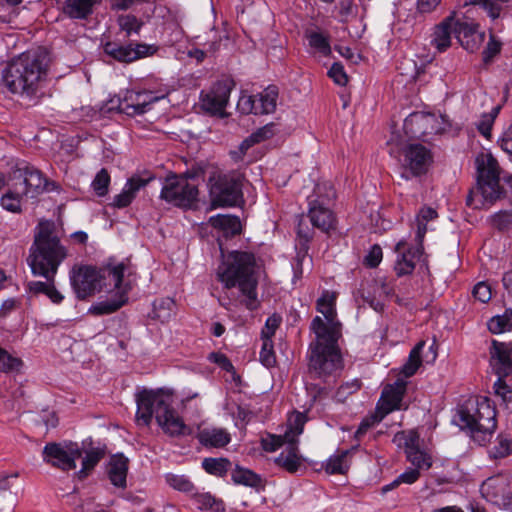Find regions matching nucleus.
Wrapping results in <instances>:
<instances>
[{"mask_svg": "<svg viewBox=\"0 0 512 512\" xmlns=\"http://www.w3.org/2000/svg\"><path fill=\"white\" fill-rule=\"evenodd\" d=\"M335 292L325 290L316 302V309L325 321L316 316L311 322V330L315 333L317 341L311 345L309 359V377L321 379L324 382L342 369V359L337 345L341 337V323L336 319Z\"/></svg>", "mask_w": 512, "mask_h": 512, "instance_id": "f257e3e1", "label": "nucleus"}, {"mask_svg": "<svg viewBox=\"0 0 512 512\" xmlns=\"http://www.w3.org/2000/svg\"><path fill=\"white\" fill-rule=\"evenodd\" d=\"M67 248L61 243L55 224L40 221L35 229L34 241L29 249L27 263L34 276L57 274L60 264L67 258Z\"/></svg>", "mask_w": 512, "mask_h": 512, "instance_id": "f03ea898", "label": "nucleus"}, {"mask_svg": "<svg viewBox=\"0 0 512 512\" xmlns=\"http://www.w3.org/2000/svg\"><path fill=\"white\" fill-rule=\"evenodd\" d=\"M255 264V257L252 253L233 251L217 270L218 279L226 288H239L245 297L244 304L249 310H256L259 307Z\"/></svg>", "mask_w": 512, "mask_h": 512, "instance_id": "7ed1b4c3", "label": "nucleus"}, {"mask_svg": "<svg viewBox=\"0 0 512 512\" xmlns=\"http://www.w3.org/2000/svg\"><path fill=\"white\" fill-rule=\"evenodd\" d=\"M136 421L149 426L153 416L162 430L170 436L190 434V428L172 407L171 396L152 390H143L136 395Z\"/></svg>", "mask_w": 512, "mask_h": 512, "instance_id": "20e7f679", "label": "nucleus"}, {"mask_svg": "<svg viewBox=\"0 0 512 512\" xmlns=\"http://www.w3.org/2000/svg\"><path fill=\"white\" fill-rule=\"evenodd\" d=\"M47 74L46 56L27 51L14 58L3 71V82L14 94L33 96Z\"/></svg>", "mask_w": 512, "mask_h": 512, "instance_id": "39448f33", "label": "nucleus"}, {"mask_svg": "<svg viewBox=\"0 0 512 512\" xmlns=\"http://www.w3.org/2000/svg\"><path fill=\"white\" fill-rule=\"evenodd\" d=\"M454 422L483 445L496 429V410L487 398L469 399L458 409Z\"/></svg>", "mask_w": 512, "mask_h": 512, "instance_id": "423d86ee", "label": "nucleus"}, {"mask_svg": "<svg viewBox=\"0 0 512 512\" xmlns=\"http://www.w3.org/2000/svg\"><path fill=\"white\" fill-rule=\"evenodd\" d=\"M128 269L124 263L117 265H108L98 269L100 274V283L102 290L108 292L115 291L116 299L102 301L92 306L90 311L95 315H107L114 313L127 302V294L131 289L130 283L124 280V275Z\"/></svg>", "mask_w": 512, "mask_h": 512, "instance_id": "0eeeda50", "label": "nucleus"}, {"mask_svg": "<svg viewBox=\"0 0 512 512\" xmlns=\"http://www.w3.org/2000/svg\"><path fill=\"white\" fill-rule=\"evenodd\" d=\"M243 181V174L235 170L211 175L208 180L211 208L234 207L244 202Z\"/></svg>", "mask_w": 512, "mask_h": 512, "instance_id": "6e6552de", "label": "nucleus"}, {"mask_svg": "<svg viewBox=\"0 0 512 512\" xmlns=\"http://www.w3.org/2000/svg\"><path fill=\"white\" fill-rule=\"evenodd\" d=\"M478 190L483 198L492 203L502 194L500 167L491 153H481L475 160Z\"/></svg>", "mask_w": 512, "mask_h": 512, "instance_id": "1a4fd4ad", "label": "nucleus"}, {"mask_svg": "<svg viewBox=\"0 0 512 512\" xmlns=\"http://www.w3.org/2000/svg\"><path fill=\"white\" fill-rule=\"evenodd\" d=\"M160 198L173 206L190 208L197 201L198 188L187 175L172 174L166 177Z\"/></svg>", "mask_w": 512, "mask_h": 512, "instance_id": "9d476101", "label": "nucleus"}, {"mask_svg": "<svg viewBox=\"0 0 512 512\" xmlns=\"http://www.w3.org/2000/svg\"><path fill=\"white\" fill-rule=\"evenodd\" d=\"M399 162L401 176L406 180L427 173L433 162L431 151L422 144L414 143L404 146L400 152Z\"/></svg>", "mask_w": 512, "mask_h": 512, "instance_id": "9b49d317", "label": "nucleus"}, {"mask_svg": "<svg viewBox=\"0 0 512 512\" xmlns=\"http://www.w3.org/2000/svg\"><path fill=\"white\" fill-rule=\"evenodd\" d=\"M82 452L75 443H48L43 449V460L63 471L76 468V460Z\"/></svg>", "mask_w": 512, "mask_h": 512, "instance_id": "f8f14e48", "label": "nucleus"}, {"mask_svg": "<svg viewBox=\"0 0 512 512\" xmlns=\"http://www.w3.org/2000/svg\"><path fill=\"white\" fill-rule=\"evenodd\" d=\"M70 284L78 299H86L102 290L100 274L93 266H74L70 271Z\"/></svg>", "mask_w": 512, "mask_h": 512, "instance_id": "ddd939ff", "label": "nucleus"}, {"mask_svg": "<svg viewBox=\"0 0 512 512\" xmlns=\"http://www.w3.org/2000/svg\"><path fill=\"white\" fill-rule=\"evenodd\" d=\"M481 494L488 501L506 508H512V474H498L486 479Z\"/></svg>", "mask_w": 512, "mask_h": 512, "instance_id": "4468645a", "label": "nucleus"}, {"mask_svg": "<svg viewBox=\"0 0 512 512\" xmlns=\"http://www.w3.org/2000/svg\"><path fill=\"white\" fill-rule=\"evenodd\" d=\"M231 89L229 82L219 81L209 91H202L199 100L201 110L210 116L226 117L225 108L229 102Z\"/></svg>", "mask_w": 512, "mask_h": 512, "instance_id": "2eb2a0df", "label": "nucleus"}, {"mask_svg": "<svg viewBox=\"0 0 512 512\" xmlns=\"http://www.w3.org/2000/svg\"><path fill=\"white\" fill-rule=\"evenodd\" d=\"M167 95V92L161 94L152 91H126L124 97L119 99L117 109L119 112L128 116L142 115L151 109V105Z\"/></svg>", "mask_w": 512, "mask_h": 512, "instance_id": "dca6fc26", "label": "nucleus"}, {"mask_svg": "<svg viewBox=\"0 0 512 512\" xmlns=\"http://www.w3.org/2000/svg\"><path fill=\"white\" fill-rule=\"evenodd\" d=\"M10 177L22 188L21 192L29 198H36L43 193L48 184L41 171L28 165L18 167L12 172Z\"/></svg>", "mask_w": 512, "mask_h": 512, "instance_id": "f3484780", "label": "nucleus"}, {"mask_svg": "<svg viewBox=\"0 0 512 512\" xmlns=\"http://www.w3.org/2000/svg\"><path fill=\"white\" fill-rule=\"evenodd\" d=\"M277 98L278 88L271 85L256 95L241 97L238 106L244 113L270 114L276 110Z\"/></svg>", "mask_w": 512, "mask_h": 512, "instance_id": "a211bd4d", "label": "nucleus"}, {"mask_svg": "<svg viewBox=\"0 0 512 512\" xmlns=\"http://www.w3.org/2000/svg\"><path fill=\"white\" fill-rule=\"evenodd\" d=\"M441 130L438 117L431 113H412L404 121L405 133L413 138H425Z\"/></svg>", "mask_w": 512, "mask_h": 512, "instance_id": "6ab92c4d", "label": "nucleus"}, {"mask_svg": "<svg viewBox=\"0 0 512 512\" xmlns=\"http://www.w3.org/2000/svg\"><path fill=\"white\" fill-rule=\"evenodd\" d=\"M156 47L147 44L122 45L116 42H107L104 52L119 62L130 63L140 58L151 56L156 52Z\"/></svg>", "mask_w": 512, "mask_h": 512, "instance_id": "aec40b11", "label": "nucleus"}, {"mask_svg": "<svg viewBox=\"0 0 512 512\" xmlns=\"http://www.w3.org/2000/svg\"><path fill=\"white\" fill-rule=\"evenodd\" d=\"M489 354L490 366L498 379L512 375V343L492 340Z\"/></svg>", "mask_w": 512, "mask_h": 512, "instance_id": "412c9836", "label": "nucleus"}, {"mask_svg": "<svg viewBox=\"0 0 512 512\" xmlns=\"http://www.w3.org/2000/svg\"><path fill=\"white\" fill-rule=\"evenodd\" d=\"M405 392L406 382L402 379H397L393 384L386 385L382 390L376 410L383 417L395 410H400Z\"/></svg>", "mask_w": 512, "mask_h": 512, "instance_id": "4be33fe9", "label": "nucleus"}, {"mask_svg": "<svg viewBox=\"0 0 512 512\" xmlns=\"http://www.w3.org/2000/svg\"><path fill=\"white\" fill-rule=\"evenodd\" d=\"M454 35L460 45L471 53L479 50L485 39V34L479 31L477 24L461 21L458 18Z\"/></svg>", "mask_w": 512, "mask_h": 512, "instance_id": "5701e85b", "label": "nucleus"}, {"mask_svg": "<svg viewBox=\"0 0 512 512\" xmlns=\"http://www.w3.org/2000/svg\"><path fill=\"white\" fill-rule=\"evenodd\" d=\"M407 243L404 240L399 241L395 246V251L398 254L394 270L398 276L411 274L415 269V261L423 253L422 243L418 242L416 248H407Z\"/></svg>", "mask_w": 512, "mask_h": 512, "instance_id": "b1692460", "label": "nucleus"}, {"mask_svg": "<svg viewBox=\"0 0 512 512\" xmlns=\"http://www.w3.org/2000/svg\"><path fill=\"white\" fill-rule=\"evenodd\" d=\"M457 18L455 12H452L448 17L437 24L431 35V46L437 52H445L452 43V34H454V27L456 26Z\"/></svg>", "mask_w": 512, "mask_h": 512, "instance_id": "393cba45", "label": "nucleus"}, {"mask_svg": "<svg viewBox=\"0 0 512 512\" xmlns=\"http://www.w3.org/2000/svg\"><path fill=\"white\" fill-rule=\"evenodd\" d=\"M55 276H42L46 279L43 281H29L26 284V291L30 297H38L45 295L53 304H61L64 300V295L55 286Z\"/></svg>", "mask_w": 512, "mask_h": 512, "instance_id": "a878e982", "label": "nucleus"}, {"mask_svg": "<svg viewBox=\"0 0 512 512\" xmlns=\"http://www.w3.org/2000/svg\"><path fill=\"white\" fill-rule=\"evenodd\" d=\"M153 178L152 175H149L147 178L139 175L132 176L128 179L122 192L114 197L113 206L117 208L127 207L133 201L137 192L145 187Z\"/></svg>", "mask_w": 512, "mask_h": 512, "instance_id": "bb28decb", "label": "nucleus"}, {"mask_svg": "<svg viewBox=\"0 0 512 512\" xmlns=\"http://www.w3.org/2000/svg\"><path fill=\"white\" fill-rule=\"evenodd\" d=\"M274 463L288 473H296L303 465L298 443L288 442L284 450L274 459Z\"/></svg>", "mask_w": 512, "mask_h": 512, "instance_id": "cd10ccee", "label": "nucleus"}, {"mask_svg": "<svg viewBox=\"0 0 512 512\" xmlns=\"http://www.w3.org/2000/svg\"><path fill=\"white\" fill-rule=\"evenodd\" d=\"M129 460L123 454L111 457L108 465V476L111 483L119 488L126 487Z\"/></svg>", "mask_w": 512, "mask_h": 512, "instance_id": "c85d7f7f", "label": "nucleus"}, {"mask_svg": "<svg viewBox=\"0 0 512 512\" xmlns=\"http://www.w3.org/2000/svg\"><path fill=\"white\" fill-rule=\"evenodd\" d=\"M308 216L312 225L324 232H328L330 229L334 228V214L322 204L311 203Z\"/></svg>", "mask_w": 512, "mask_h": 512, "instance_id": "c756f323", "label": "nucleus"}, {"mask_svg": "<svg viewBox=\"0 0 512 512\" xmlns=\"http://www.w3.org/2000/svg\"><path fill=\"white\" fill-rule=\"evenodd\" d=\"M199 442L205 447L223 448L230 440V434L224 428H205L199 432Z\"/></svg>", "mask_w": 512, "mask_h": 512, "instance_id": "7c9ffc66", "label": "nucleus"}, {"mask_svg": "<svg viewBox=\"0 0 512 512\" xmlns=\"http://www.w3.org/2000/svg\"><path fill=\"white\" fill-rule=\"evenodd\" d=\"M8 191L1 197V206L10 212H21V205L26 195L21 192V187L17 185L10 177L8 182Z\"/></svg>", "mask_w": 512, "mask_h": 512, "instance_id": "2f4dec72", "label": "nucleus"}, {"mask_svg": "<svg viewBox=\"0 0 512 512\" xmlns=\"http://www.w3.org/2000/svg\"><path fill=\"white\" fill-rule=\"evenodd\" d=\"M235 484L244 485L257 491L264 489L265 481L262 477L250 469L236 467L231 474Z\"/></svg>", "mask_w": 512, "mask_h": 512, "instance_id": "473e14b6", "label": "nucleus"}, {"mask_svg": "<svg viewBox=\"0 0 512 512\" xmlns=\"http://www.w3.org/2000/svg\"><path fill=\"white\" fill-rule=\"evenodd\" d=\"M209 223L226 236H235L241 233V222L237 216L219 214L210 217Z\"/></svg>", "mask_w": 512, "mask_h": 512, "instance_id": "72a5a7b5", "label": "nucleus"}, {"mask_svg": "<svg viewBox=\"0 0 512 512\" xmlns=\"http://www.w3.org/2000/svg\"><path fill=\"white\" fill-rule=\"evenodd\" d=\"M100 0H66L64 12L73 19H86Z\"/></svg>", "mask_w": 512, "mask_h": 512, "instance_id": "f704fd0d", "label": "nucleus"}, {"mask_svg": "<svg viewBox=\"0 0 512 512\" xmlns=\"http://www.w3.org/2000/svg\"><path fill=\"white\" fill-rule=\"evenodd\" d=\"M192 500L196 507L202 511L208 512H224L225 505L221 499L216 498L209 492H194Z\"/></svg>", "mask_w": 512, "mask_h": 512, "instance_id": "c9c22d12", "label": "nucleus"}, {"mask_svg": "<svg viewBox=\"0 0 512 512\" xmlns=\"http://www.w3.org/2000/svg\"><path fill=\"white\" fill-rule=\"evenodd\" d=\"M231 462L227 458H205L202 468L211 475L223 477L231 469Z\"/></svg>", "mask_w": 512, "mask_h": 512, "instance_id": "e433bc0d", "label": "nucleus"}, {"mask_svg": "<svg viewBox=\"0 0 512 512\" xmlns=\"http://www.w3.org/2000/svg\"><path fill=\"white\" fill-rule=\"evenodd\" d=\"M349 453V450H345L331 456L325 466L326 472L328 474H345L350 466L348 461Z\"/></svg>", "mask_w": 512, "mask_h": 512, "instance_id": "4c0bfd02", "label": "nucleus"}, {"mask_svg": "<svg viewBox=\"0 0 512 512\" xmlns=\"http://www.w3.org/2000/svg\"><path fill=\"white\" fill-rule=\"evenodd\" d=\"M488 329L493 334H499L512 329V310L507 309L503 315L492 317L487 323Z\"/></svg>", "mask_w": 512, "mask_h": 512, "instance_id": "58836bf2", "label": "nucleus"}, {"mask_svg": "<svg viewBox=\"0 0 512 512\" xmlns=\"http://www.w3.org/2000/svg\"><path fill=\"white\" fill-rule=\"evenodd\" d=\"M425 346L424 341H420L411 351L408 357L407 362L403 365L402 373L405 377L413 376L418 368L420 367L421 360V352L423 347Z\"/></svg>", "mask_w": 512, "mask_h": 512, "instance_id": "ea45409f", "label": "nucleus"}, {"mask_svg": "<svg viewBox=\"0 0 512 512\" xmlns=\"http://www.w3.org/2000/svg\"><path fill=\"white\" fill-rule=\"evenodd\" d=\"M305 424V417L302 413L296 412L288 419V427L285 431V437L288 442L298 443V437L302 434Z\"/></svg>", "mask_w": 512, "mask_h": 512, "instance_id": "a19ab883", "label": "nucleus"}, {"mask_svg": "<svg viewBox=\"0 0 512 512\" xmlns=\"http://www.w3.org/2000/svg\"><path fill=\"white\" fill-rule=\"evenodd\" d=\"M438 214L437 212L430 208V207H424L422 208L416 218L417 222V232H416V240L419 243L423 242V238L427 232V223L430 220H433L437 218Z\"/></svg>", "mask_w": 512, "mask_h": 512, "instance_id": "79ce46f5", "label": "nucleus"}, {"mask_svg": "<svg viewBox=\"0 0 512 512\" xmlns=\"http://www.w3.org/2000/svg\"><path fill=\"white\" fill-rule=\"evenodd\" d=\"M509 0H463V5H478L482 7L492 19L500 16L502 6Z\"/></svg>", "mask_w": 512, "mask_h": 512, "instance_id": "37998d69", "label": "nucleus"}, {"mask_svg": "<svg viewBox=\"0 0 512 512\" xmlns=\"http://www.w3.org/2000/svg\"><path fill=\"white\" fill-rule=\"evenodd\" d=\"M495 396L499 399L500 405L512 412V385L508 384L504 379H497L494 383Z\"/></svg>", "mask_w": 512, "mask_h": 512, "instance_id": "c03bdc74", "label": "nucleus"}, {"mask_svg": "<svg viewBox=\"0 0 512 512\" xmlns=\"http://www.w3.org/2000/svg\"><path fill=\"white\" fill-rule=\"evenodd\" d=\"M105 451L100 448H93L87 451L82 461V469L78 472L79 478H85L88 473L94 469V467L104 457Z\"/></svg>", "mask_w": 512, "mask_h": 512, "instance_id": "a18cd8bd", "label": "nucleus"}, {"mask_svg": "<svg viewBox=\"0 0 512 512\" xmlns=\"http://www.w3.org/2000/svg\"><path fill=\"white\" fill-rule=\"evenodd\" d=\"M165 481L171 488L180 492L194 493L195 491L194 484L186 475L167 473L165 475Z\"/></svg>", "mask_w": 512, "mask_h": 512, "instance_id": "49530a36", "label": "nucleus"}, {"mask_svg": "<svg viewBox=\"0 0 512 512\" xmlns=\"http://www.w3.org/2000/svg\"><path fill=\"white\" fill-rule=\"evenodd\" d=\"M406 457L418 471L428 470L432 466L431 455L421 449L408 452Z\"/></svg>", "mask_w": 512, "mask_h": 512, "instance_id": "de8ad7c7", "label": "nucleus"}, {"mask_svg": "<svg viewBox=\"0 0 512 512\" xmlns=\"http://www.w3.org/2000/svg\"><path fill=\"white\" fill-rule=\"evenodd\" d=\"M394 442H396L399 446L404 447L405 454L410 451H414L419 448V435L415 431L409 432H400L397 433L394 437Z\"/></svg>", "mask_w": 512, "mask_h": 512, "instance_id": "09e8293b", "label": "nucleus"}, {"mask_svg": "<svg viewBox=\"0 0 512 512\" xmlns=\"http://www.w3.org/2000/svg\"><path fill=\"white\" fill-rule=\"evenodd\" d=\"M23 362L20 358L11 355L6 350L0 347V372H13L19 371Z\"/></svg>", "mask_w": 512, "mask_h": 512, "instance_id": "8fccbe9b", "label": "nucleus"}, {"mask_svg": "<svg viewBox=\"0 0 512 512\" xmlns=\"http://www.w3.org/2000/svg\"><path fill=\"white\" fill-rule=\"evenodd\" d=\"M499 107H495L490 113H485L481 116L480 120L476 124L479 133L486 139L491 138V130L495 118L499 112Z\"/></svg>", "mask_w": 512, "mask_h": 512, "instance_id": "3c124183", "label": "nucleus"}, {"mask_svg": "<svg viewBox=\"0 0 512 512\" xmlns=\"http://www.w3.org/2000/svg\"><path fill=\"white\" fill-rule=\"evenodd\" d=\"M109 184L110 175L105 168L101 169L92 181L93 190L100 197L105 196L107 194Z\"/></svg>", "mask_w": 512, "mask_h": 512, "instance_id": "603ef678", "label": "nucleus"}, {"mask_svg": "<svg viewBox=\"0 0 512 512\" xmlns=\"http://www.w3.org/2000/svg\"><path fill=\"white\" fill-rule=\"evenodd\" d=\"M118 24L121 30L126 32V36H131L133 33L138 34L142 27V22L130 14L120 16Z\"/></svg>", "mask_w": 512, "mask_h": 512, "instance_id": "864d4df0", "label": "nucleus"}, {"mask_svg": "<svg viewBox=\"0 0 512 512\" xmlns=\"http://www.w3.org/2000/svg\"><path fill=\"white\" fill-rule=\"evenodd\" d=\"M262 348L260 351V361L266 367H273L276 364V356L272 339H262Z\"/></svg>", "mask_w": 512, "mask_h": 512, "instance_id": "5fc2aeb1", "label": "nucleus"}, {"mask_svg": "<svg viewBox=\"0 0 512 512\" xmlns=\"http://www.w3.org/2000/svg\"><path fill=\"white\" fill-rule=\"evenodd\" d=\"M309 40V45L315 48L317 51L322 53L323 55H327L330 53L331 48L328 41V38L323 34L318 32H311L307 35Z\"/></svg>", "mask_w": 512, "mask_h": 512, "instance_id": "6e6d98bb", "label": "nucleus"}, {"mask_svg": "<svg viewBox=\"0 0 512 512\" xmlns=\"http://www.w3.org/2000/svg\"><path fill=\"white\" fill-rule=\"evenodd\" d=\"M261 444L266 452H274L278 448L286 446L288 439L285 437V433L283 435L268 434L266 437L262 438Z\"/></svg>", "mask_w": 512, "mask_h": 512, "instance_id": "4d7b16f0", "label": "nucleus"}, {"mask_svg": "<svg viewBox=\"0 0 512 512\" xmlns=\"http://www.w3.org/2000/svg\"><path fill=\"white\" fill-rule=\"evenodd\" d=\"M491 455L494 458H504L512 453V439L504 436H499L497 444L491 450Z\"/></svg>", "mask_w": 512, "mask_h": 512, "instance_id": "13d9d810", "label": "nucleus"}, {"mask_svg": "<svg viewBox=\"0 0 512 512\" xmlns=\"http://www.w3.org/2000/svg\"><path fill=\"white\" fill-rule=\"evenodd\" d=\"M383 419L384 417L376 410L373 415L366 417L361 421L355 432V437L360 439L371 427L381 422Z\"/></svg>", "mask_w": 512, "mask_h": 512, "instance_id": "bf43d9fd", "label": "nucleus"}, {"mask_svg": "<svg viewBox=\"0 0 512 512\" xmlns=\"http://www.w3.org/2000/svg\"><path fill=\"white\" fill-rule=\"evenodd\" d=\"M492 225L499 231H505L512 225V210L500 211L492 216Z\"/></svg>", "mask_w": 512, "mask_h": 512, "instance_id": "052dcab7", "label": "nucleus"}, {"mask_svg": "<svg viewBox=\"0 0 512 512\" xmlns=\"http://www.w3.org/2000/svg\"><path fill=\"white\" fill-rule=\"evenodd\" d=\"M382 257V248L378 244H375L371 247L368 254L365 256L364 264L367 267L375 268L380 264Z\"/></svg>", "mask_w": 512, "mask_h": 512, "instance_id": "680f3d73", "label": "nucleus"}, {"mask_svg": "<svg viewBox=\"0 0 512 512\" xmlns=\"http://www.w3.org/2000/svg\"><path fill=\"white\" fill-rule=\"evenodd\" d=\"M281 317L277 314H273L266 320L265 327L263 328L261 335L262 339L269 338L272 339L277 328L281 323Z\"/></svg>", "mask_w": 512, "mask_h": 512, "instance_id": "e2e57ef3", "label": "nucleus"}, {"mask_svg": "<svg viewBox=\"0 0 512 512\" xmlns=\"http://www.w3.org/2000/svg\"><path fill=\"white\" fill-rule=\"evenodd\" d=\"M328 75L337 85L344 86L348 82V77L340 63H334L329 69Z\"/></svg>", "mask_w": 512, "mask_h": 512, "instance_id": "0e129e2a", "label": "nucleus"}, {"mask_svg": "<svg viewBox=\"0 0 512 512\" xmlns=\"http://www.w3.org/2000/svg\"><path fill=\"white\" fill-rule=\"evenodd\" d=\"M275 134V124L269 123L251 134L252 139L257 143L270 139Z\"/></svg>", "mask_w": 512, "mask_h": 512, "instance_id": "69168bd1", "label": "nucleus"}, {"mask_svg": "<svg viewBox=\"0 0 512 512\" xmlns=\"http://www.w3.org/2000/svg\"><path fill=\"white\" fill-rule=\"evenodd\" d=\"M473 295L482 303H487L492 296L491 288L485 282H479L473 289Z\"/></svg>", "mask_w": 512, "mask_h": 512, "instance_id": "338daca9", "label": "nucleus"}, {"mask_svg": "<svg viewBox=\"0 0 512 512\" xmlns=\"http://www.w3.org/2000/svg\"><path fill=\"white\" fill-rule=\"evenodd\" d=\"M500 147L507 154L512 155V124L503 133L502 138L499 141Z\"/></svg>", "mask_w": 512, "mask_h": 512, "instance_id": "774afa93", "label": "nucleus"}]
</instances>
